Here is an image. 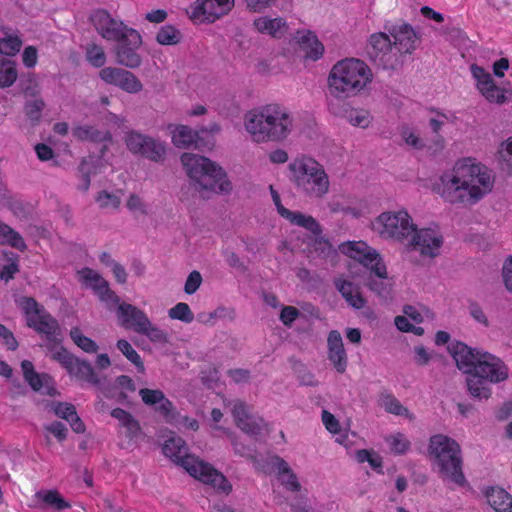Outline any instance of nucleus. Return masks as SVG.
Here are the masks:
<instances>
[{
    "label": "nucleus",
    "instance_id": "nucleus-55",
    "mask_svg": "<svg viewBox=\"0 0 512 512\" xmlns=\"http://www.w3.org/2000/svg\"><path fill=\"white\" fill-rule=\"evenodd\" d=\"M468 312H469V315L479 324L483 325L484 327H489L490 326V322L483 310V308L481 307V305L474 301V300H469L468 301Z\"/></svg>",
    "mask_w": 512,
    "mask_h": 512
},
{
    "label": "nucleus",
    "instance_id": "nucleus-21",
    "mask_svg": "<svg viewBox=\"0 0 512 512\" xmlns=\"http://www.w3.org/2000/svg\"><path fill=\"white\" fill-rule=\"evenodd\" d=\"M21 369L25 381L29 384L32 390L52 397L58 395V391L54 387L52 377L45 373L40 374L36 372L31 361L23 360L21 362Z\"/></svg>",
    "mask_w": 512,
    "mask_h": 512
},
{
    "label": "nucleus",
    "instance_id": "nucleus-17",
    "mask_svg": "<svg viewBox=\"0 0 512 512\" xmlns=\"http://www.w3.org/2000/svg\"><path fill=\"white\" fill-rule=\"evenodd\" d=\"M447 350L454 359L456 367L467 376H471L475 372L478 362L483 359L481 355L487 354V351L472 348L458 340L452 341Z\"/></svg>",
    "mask_w": 512,
    "mask_h": 512
},
{
    "label": "nucleus",
    "instance_id": "nucleus-61",
    "mask_svg": "<svg viewBox=\"0 0 512 512\" xmlns=\"http://www.w3.org/2000/svg\"><path fill=\"white\" fill-rule=\"evenodd\" d=\"M202 283V276L200 274V272L194 270L192 271L187 279H186V282H185V286H184V291L185 293L191 295L193 293H195L200 285Z\"/></svg>",
    "mask_w": 512,
    "mask_h": 512
},
{
    "label": "nucleus",
    "instance_id": "nucleus-33",
    "mask_svg": "<svg viewBox=\"0 0 512 512\" xmlns=\"http://www.w3.org/2000/svg\"><path fill=\"white\" fill-rule=\"evenodd\" d=\"M483 494L495 512H503L504 508L512 507V495L500 486H488Z\"/></svg>",
    "mask_w": 512,
    "mask_h": 512
},
{
    "label": "nucleus",
    "instance_id": "nucleus-40",
    "mask_svg": "<svg viewBox=\"0 0 512 512\" xmlns=\"http://www.w3.org/2000/svg\"><path fill=\"white\" fill-rule=\"evenodd\" d=\"M46 104L42 98L27 99L24 103V113L29 121L36 125L40 122L42 111Z\"/></svg>",
    "mask_w": 512,
    "mask_h": 512
},
{
    "label": "nucleus",
    "instance_id": "nucleus-10",
    "mask_svg": "<svg viewBox=\"0 0 512 512\" xmlns=\"http://www.w3.org/2000/svg\"><path fill=\"white\" fill-rule=\"evenodd\" d=\"M340 251L358 261L366 270H371L378 278L386 276V265L376 249L363 241L345 242L339 246Z\"/></svg>",
    "mask_w": 512,
    "mask_h": 512
},
{
    "label": "nucleus",
    "instance_id": "nucleus-45",
    "mask_svg": "<svg viewBox=\"0 0 512 512\" xmlns=\"http://www.w3.org/2000/svg\"><path fill=\"white\" fill-rule=\"evenodd\" d=\"M168 315L171 319L180 320L184 323H191L194 320V314L191 311L189 305L184 302L177 303L168 311Z\"/></svg>",
    "mask_w": 512,
    "mask_h": 512
},
{
    "label": "nucleus",
    "instance_id": "nucleus-47",
    "mask_svg": "<svg viewBox=\"0 0 512 512\" xmlns=\"http://www.w3.org/2000/svg\"><path fill=\"white\" fill-rule=\"evenodd\" d=\"M498 160L502 165V169L508 174H512V137L502 142L498 151Z\"/></svg>",
    "mask_w": 512,
    "mask_h": 512
},
{
    "label": "nucleus",
    "instance_id": "nucleus-3",
    "mask_svg": "<svg viewBox=\"0 0 512 512\" xmlns=\"http://www.w3.org/2000/svg\"><path fill=\"white\" fill-rule=\"evenodd\" d=\"M162 452L181 465L192 477L212 486L218 492L228 495L232 491L231 483L221 472L211 464L188 454V446L181 437H169L162 446Z\"/></svg>",
    "mask_w": 512,
    "mask_h": 512
},
{
    "label": "nucleus",
    "instance_id": "nucleus-48",
    "mask_svg": "<svg viewBox=\"0 0 512 512\" xmlns=\"http://www.w3.org/2000/svg\"><path fill=\"white\" fill-rule=\"evenodd\" d=\"M346 98L347 97L331 96V98L328 100V109L330 113L336 117L346 119L349 110L352 108L347 102L343 101Z\"/></svg>",
    "mask_w": 512,
    "mask_h": 512
},
{
    "label": "nucleus",
    "instance_id": "nucleus-51",
    "mask_svg": "<svg viewBox=\"0 0 512 512\" xmlns=\"http://www.w3.org/2000/svg\"><path fill=\"white\" fill-rule=\"evenodd\" d=\"M86 57L89 63L97 68L104 66L106 62V55L103 48L96 44L87 47Z\"/></svg>",
    "mask_w": 512,
    "mask_h": 512
},
{
    "label": "nucleus",
    "instance_id": "nucleus-24",
    "mask_svg": "<svg viewBox=\"0 0 512 512\" xmlns=\"http://www.w3.org/2000/svg\"><path fill=\"white\" fill-rule=\"evenodd\" d=\"M232 414L237 427L248 435L256 437L260 435L266 427V423L262 418L252 416L248 413L247 405L244 402L235 403Z\"/></svg>",
    "mask_w": 512,
    "mask_h": 512
},
{
    "label": "nucleus",
    "instance_id": "nucleus-1",
    "mask_svg": "<svg viewBox=\"0 0 512 512\" xmlns=\"http://www.w3.org/2000/svg\"><path fill=\"white\" fill-rule=\"evenodd\" d=\"M484 189L491 186L490 175L485 166L473 158L458 160L451 171L443 173L440 183L435 184L434 190L451 203L475 204L483 196Z\"/></svg>",
    "mask_w": 512,
    "mask_h": 512
},
{
    "label": "nucleus",
    "instance_id": "nucleus-11",
    "mask_svg": "<svg viewBox=\"0 0 512 512\" xmlns=\"http://www.w3.org/2000/svg\"><path fill=\"white\" fill-rule=\"evenodd\" d=\"M127 149L153 162H161L166 156L165 144L149 135L130 131L125 135Z\"/></svg>",
    "mask_w": 512,
    "mask_h": 512
},
{
    "label": "nucleus",
    "instance_id": "nucleus-28",
    "mask_svg": "<svg viewBox=\"0 0 512 512\" xmlns=\"http://www.w3.org/2000/svg\"><path fill=\"white\" fill-rule=\"evenodd\" d=\"M296 39L301 50L305 53V58L317 61L323 56L324 46L313 32L307 31L303 33L297 31Z\"/></svg>",
    "mask_w": 512,
    "mask_h": 512
},
{
    "label": "nucleus",
    "instance_id": "nucleus-23",
    "mask_svg": "<svg viewBox=\"0 0 512 512\" xmlns=\"http://www.w3.org/2000/svg\"><path fill=\"white\" fill-rule=\"evenodd\" d=\"M27 326L38 334L45 335L49 342L59 344L61 342V327L58 320L50 313L43 310L36 318H28Z\"/></svg>",
    "mask_w": 512,
    "mask_h": 512
},
{
    "label": "nucleus",
    "instance_id": "nucleus-18",
    "mask_svg": "<svg viewBox=\"0 0 512 512\" xmlns=\"http://www.w3.org/2000/svg\"><path fill=\"white\" fill-rule=\"evenodd\" d=\"M139 395L143 403L154 407V410L164 418L165 422L169 424L178 423L180 414L161 390L142 388L139 390Z\"/></svg>",
    "mask_w": 512,
    "mask_h": 512
},
{
    "label": "nucleus",
    "instance_id": "nucleus-12",
    "mask_svg": "<svg viewBox=\"0 0 512 512\" xmlns=\"http://www.w3.org/2000/svg\"><path fill=\"white\" fill-rule=\"evenodd\" d=\"M234 6V0H196L189 6L187 13L195 22L213 23L228 14Z\"/></svg>",
    "mask_w": 512,
    "mask_h": 512
},
{
    "label": "nucleus",
    "instance_id": "nucleus-46",
    "mask_svg": "<svg viewBox=\"0 0 512 512\" xmlns=\"http://www.w3.org/2000/svg\"><path fill=\"white\" fill-rule=\"evenodd\" d=\"M346 120L353 126L366 128L371 123L372 117L367 110L351 108Z\"/></svg>",
    "mask_w": 512,
    "mask_h": 512
},
{
    "label": "nucleus",
    "instance_id": "nucleus-4",
    "mask_svg": "<svg viewBox=\"0 0 512 512\" xmlns=\"http://www.w3.org/2000/svg\"><path fill=\"white\" fill-rule=\"evenodd\" d=\"M180 160L196 191L215 194H229L232 191L226 171L208 157L185 152Z\"/></svg>",
    "mask_w": 512,
    "mask_h": 512
},
{
    "label": "nucleus",
    "instance_id": "nucleus-8",
    "mask_svg": "<svg viewBox=\"0 0 512 512\" xmlns=\"http://www.w3.org/2000/svg\"><path fill=\"white\" fill-rule=\"evenodd\" d=\"M475 372L466 377V388L469 395L478 400H488L492 395L490 384H498L508 379L509 369L504 361L487 352L482 354Z\"/></svg>",
    "mask_w": 512,
    "mask_h": 512
},
{
    "label": "nucleus",
    "instance_id": "nucleus-31",
    "mask_svg": "<svg viewBox=\"0 0 512 512\" xmlns=\"http://www.w3.org/2000/svg\"><path fill=\"white\" fill-rule=\"evenodd\" d=\"M364 276V285L374 292L381 300L388 301L392 299V282L388 280V273L383 278H378L371 270Z\"/></svg>",
    "mask_w": 512,
    "mask_h": 512
},
{
    "label": "nucleus",
    "instance_id": "nucleus-43",
    "mask_svg": "<svg viewBox=\"0 0 512 512\" xmlns=\"http://www.w3.org/2000/svg\"><path fill=\"white\" fill-rule=\"evenodd\" d=\"M387 443L390 446L391 452L396 455L405 454L411 447L410 441L402 433H396L386 438Z\"/></svg>",
    "mask_w": 512,
    "mask_h": 512
},
{
    "label": "nucleus",
    "instance_id": "nucleus-27",
    "mask_svg": "<svg viewBox=\"0 0 512 512\" xmlns=\"http://www.w3.org/2000/svg\"><path fill=\"white\" fill-rule=\"evenodd\" d=\"M253 26L259 33L276 39L292 34L289 24L282 17L270 18L268 16H260L253 21Z\"/></svg>",
    "mask_w": 512,
    "mask_h": 512
},
{
    "label": "nucleus",
    "instance_id": "nucleus-60",
    "mask_svg": "<svg viewBox=\"0 0 512 512\" xmlns=\"http://www.w3.org/2000/svg\"><path fill=\"white\" fill-rule=\"evenodd\" d=\"M53 359L58 361L68 371L72 363L76 361V356L71 354L65 347L61 346L60 349L53 354Z\"/></svg>",
    "mask_w": 512,
    "mask_h": 512
},
{
    "label": "nucleus",
    "instance_id": "nucleus-58",
    "mask_svg": "<svg viewBox=\"0 0 512 512\" xmlns=\"http://www.w3.org/2000/svg\"><path fill=\"white\" fill-rule=\"evenodd\" d=\"M96 201L102 208H107L110 206L113 208H118L121 203L120 197H118L115 194L109 193L106 190H102L99 192Z\"/></svg>",
    "mask_w": 512,
    "mask_h": 512
},
{
    "label": "nucleus",
    "instance_id": "nucleus-25",
    "mask_svg": "<svg viewBox=\"0 0 512 512\" xmlns=\"http://www.w3.org/2000/svg\"><path fill=\"white\" fill-rule=\"evenodd\" d=\"M392 49L393 45L389 34L376 32L369 37L366 53L373 62L385 65Z\"/></svg>",
    "mask_w": 512,
    "mask_h": 512
},
{
    "label": "nucleus",
    "instance_id": "nucleus-16",
    "mask_svg": "<svg viewBox=\"0 0 512 512\" xmlns=\"http://www.w3.org/2000/svg\"><path fill=\"white\" fill-rule=\"evenodd\" d=\"M90 21L101 37L107 41L121 40L128 30V27L122 20L115 19L105 9H96L90 15Z\"/></svg>",
    "mask_w": 512,
    "mask_h": 512
},
{
    "label": "nucleus",
    "instance_id": "nucleus-14",
    "mask_svg": "<svg viewBox=\"0 0 512 512\" xmlns=\"http://www.w3.org/2000/svg\"><path fill=\"white\" fill-rule=\"evenodd\" d=\"M443 245V236L431 228L418 229L415 225L414 231L406 244L408 250H417L424 257L434 258L440 254Z\"/></svg>",
    "mask_w": 512,
    "mask_h": 512
},
{
    "label": "nucleus",
    "instance_id": "nucleus-44",
    "mask_svg": "<svg viewBox=\"0 0 512 512\" xmlns=\"http://www.w3.org/2000/svg\"><path fill=\"white\" fill-rule=\"evenodd\" d=\"M97 388L102 392L104 397L114 399L117 403L128 404V395L124 391H118V387L114 384H109L100 381V386Z\"/></svg>",
    "mask_w": 512,
    "mask_h": 512
},
{
    "label": "nucleus",
    "instance_id": "nucleus-29",
    "mask_svg": "<svg viewBox=\"0 0 512 512\" xmlns=\"http://www.w3.org/2000/svg\"><path fill=\"white\" fill-rule=\"evenodd\" d=\"M172 133V143L181 149H187L192 145H198L200 140L199 131L193 130L187 125H170Z\"/></svg>",
    "mask_w": 512,
    "mask_h": 512
},
{
    "label": "nucleus",
    "instance_id": "nucleus-15",
    "mask_svg": "<svg viewBox=\"0 0 512 512\" xmlns=\"http://www.w3.org/2000/svg\"><path fill=\"white\" fill-rule=\"evenodd\" d=\"M385 31L394 38L392 45L400 53L411 54L421 42V35L410 24L386 21Z\"/></svg>",
    "mask_w": 512,
    "mask_h": 512
},
{
    "label": "nucleus",
    "instance_id": "nucleus-19",
    "mask_svg": "<svg viewBox=\"0 0 512 512\" xmlns=\"http://www.w3.org/2000/svg\"><path fill=\"white\" fill-rule=\"evenodd\" d=\"M99 76L107 84L128 93H138L143 89L141 81L132 72L122 68L105 67L99 72Z\"/></svg>",
    "mask_w": 512,
    "mask_h": 512
},
{
    "label": "nucleus",
    "instance_id": "nucleus-36",
    "mask_svg": "<svg viewBox=\"0 0 512 512\" xmlns=\"http://www.w3.org/2000/svg\"><path fill=\"white\" fill-rule=\"evenodd\" d=\"M0 244H9L13 248L22 252L27 249V245L23 237L17 231L3 222H0Z\"/></svg>",
    "mask_w": 512,
    "mask_h": 512
},
{
    "label": "nucleus",
    "instance_id": "nucleus-57",
    "mask_svg": "<svg viewBox=\"0 0 512 512\" xmlns=\"http://www.w3.org/2000/svg\"><path fill=\"white\" fill-rule=\"evenodd\" d=\"M52 409L58 417L67 422L77 413L75 406L67 402H53Z\"/></svg>",
    "mask_w": 512,
    "mask_h": 512
},
{
    "label": "nucleus",
    "instance_id": "nucleus-52",
    "mask_svg": "<svg viewBox=\"0 0 512 512\" xmlns=\"http://www.w3.org/2000/svg\"><path fill=\"white\" fill-rule=\"evenodd\" d=\"M140 334L145 335L151 342L166 344L168 343V335L165 331L161 330L157 326L153 325L149 320V325L144 327V331Z\"/></svg>",
    "mask_w": 512,
    "mask_h": 512
},
{
    "label": "nucleus",
    "instance_id": "nucleus-9",
    "mask_svg": "<svg viewBox=\"0 0 512 512\" xmlns=\"http://www.w3.org/2000/svg\"><path fill=\"white\" fill-rule=\"evenodd\" d=\"M415 224L406 211L384 212L373 222V229L385 238H393L406 246Z\"/></svg>",
    "mask_w": 512,
    "mask_h": 512
},
{
    "label": "nucleus",
    "instance_id": "nucleus-5",
    "mask_svg": "<svg viewBox=\"0 0 512 512\" xmlns=\"http://www.w3.org/2000/svg\"><path fill=\"white\" fill-rule=\"evenodd\" d=\"M427 452L442 479H447L460 487L467 484L463 472L462 449L455 439L444 434L432 435Z\"/></svg>",
    "mask_w": 512,
    "mask_h": 512
},
{
    "label": "nucleus",
    "instance_id": "nucleus-56",
    "mask_svg": "<svg viewBox=\"0 0 512 512\" xmlns=\"http://www.w3.org/2000/svg\"><path fill=\"white\" fill-rule=\"evenodd\" d=\"M92 289L98 293L102 300H110L116 303L119 302V297L109 288V283L104 278H102L98 283L93 284Z\"/></svg>",
    "mask_w": 512,
    "mask_h": 512
},
{
    "label": "nucleus",
    "instance_id": "nucleus-49",
    "mask_svg": "<svg viewBox=\"0 0 512 512\" xmlns=\"http://www.w3.org/2000/svg\"><path fill=\"white\" fill-rule=\"evenodd\" d=\"M22 47V40L18 36L0 38V54L7 56L16 55Z\"/></svg>",
    "mask_w": 512,
    "mask_h": 512
},
{
    "label": "nucleus",
    "instance_id": "nucleus-7",
    "mask_svg": "<svg viewBox=\"0 0 512 512\" xmlns=\"http://www.w3.org/2000/svg\"><path fill=\"white\" fill-rule=\"evenodd\" d=\"M289 180L297 191L312 198H322L329 190L323 166L310 157H297L288 164Z\"/></svg>",
    "mask_w": 512,
    "mask_h": 512
},
{
    "label": "nucleus",
    "instance_id": "nucleus-42",
    "mask_svg": "<svg viewBox=\"0 0 512 512\" xmlns=\"http://www.w3.org/2000/svg\"><path fill=\"white\" fill-rule=\"evenodd\" d=\"M70 337L73 342L87 353H95L98 350L97 343L91 338L82 334L79 327H73L70 330Z\"/></svg>",
    "mask_w": 512,
    "mask_h": 512
},
{
    "label": "nucleus",
    "instance_id": "nucleus-59",
    "mask_svg": "<svg viewBox=\"0 0 512 512\" xmlns=\"http://www.w3.org/2000/svg\"><path fill=\"white\" fill-rule=\"evenodd\" d=\"M244 2L249 11L254 13H262L267 8L275 5L278 0H244Z\"/></svg>",
    "mask_w": 512,
    "mask_h": 512
},
{
    "label": "nucleus",
    "instance_id": "nucleus-50",
    "mask_svg": "<svg viewBox=\"0 0 512 512\" xmlns=\"http://www.w3.org/2000/svg\"><path fill=\"white\" fill-rule=\"evenodd\" d=\"M293 369L297 374V377L302 385L315 387L318 385V381L315 379L314 374L307 369L304 364L294 361Z\"/></svg>",
    "mask_w": 512,
    "mask_h": 512
},
{
    "label": "nucleus",
    "instance_id": "nucleus-63",
    "mask_svg": "<svg viewBox=\"0 0 512 512\" xmlns=\"http://www.w3.org/2000/svg\"><path fill=\"white\" fill-rule=\"evenodd\" d=\"M489 102H495L498 104H503L506 101V96L504 94V90L498 87L496 84L494 86H490L489 90L483 92L482 94Z\"/></svg>",
    "mask_w": 512,
    "mask_h": 512
},
{
    "label": "nucleus",
    "instance_id": "nucleus-64",
    "mask_svg": "<svg viewBox=\"0 0 512 512\" xmlns=\"http://www.w3.org/2000/svg\"><path fill=\"white\" fill-rule=\"evenodd\" d=\"M502 275L506 289L512 293V256L505 261Z\"/></svg>",
    "mask_w": 512,
    "mask_h": 512
},
{
    "label": "nucleus",
    "instance_id": "nucleus-30",
    "mask_svg": "<svg viewBox=\"0 0 512 512\" xmlns=\"http://www.w3.org/2000/svg\"><path fill=\"white\" fill-rule=\"evenodd\" d=\"M72 135L79 141L93 143L112 142V134L108 130H100L91 125H79L72 129Z\"/></svg>",
    "mask_w": 512,
    "mask_h": 512
},
{
    "label": "nucleus",
    "instance_id": "nucleus-13",
    "mask_svg": "<svg viewBox=\"0 0 512 512\" xmlns=\"http://www.w3.org/2000/svg\"><path fill=\"white\" fill-rule=\"evenodd\" d=\"M116 62L122 66L135 69L142 64V57L137 50L142 45V37L136 29L128 30L121 40L116 41Z\"/></svg>",
    "mask_w": 512,
    "mask_h": 512
},
{
    "label": "nucleus",
    "instance_id": "nucleus-20",
    "mask_svg": "<svg viewBox=\"0 0 512 512\" xmlns=\"http://www.w3.org/2000/svg\"><path fill=\"white\" fill-rule=\"evenodd\" d=\"M270 190L274 205L276 206L277 212L281 217L288 220L292 225L302 227L313 234L318 235L322 232L321 225L314 217L311 215L303 214L299 211H291L287 209L282 205L278 192L274 190L272 186H270Z\"/></svg>",
    "mask_w": 512,
    "mask_h": 512
},
{
    "label": "nucleus",
    "instance_id": "nucleus-32",
    "mask_svg": "<svg viewBox=\"0 0 512 512\" xmlns=\"http://www.w3.org/2000/svg\"><path fill=\"white\" fill-rule=\"evenodd\" d=\"M335 287L346 302L354 309H361L366 304V299L361 295L358 285L348 280H336Z\"/></svg>",
    "mask_w": 512,
    "mask_h": 512
},
{
    "label": "nucleus",
    "instance_id": "nucleus-37",
    "mask_svg": "<svg viewBox=\"0 0 512 512\" xmlns=\"http://www.w3.org/2000/svg\"><path fill=\"white\" fill-rule=\"evenodd\" d=\"M35 496L48 506L54 507L58 511H62L71 507V505L60 495L57 490H41L36 492Z\"/></svg>",
    "mask_w": 512,
    "mask_h": 512
},
{
    "label": "nucleus",
    "instance_id": "nucleus-34",
    "mask_svg": "<svg viewBox=\"0 0 512 512\" xmlns=\"http://www.w3.org/2000/svg\"><path fill=\"white\" fill-rule=\"evenodd\" d=\"M71 376L79 380L86 381L94 386H100L101 379L96 375L91 363L76 357L71 367L67 371Z\"/></svg>",
    "mask_w": 512,
    "mask_h": 512
},
{
    "label": "nucleus",
    "instance_id": "nucleus-2",
    "mask_svg": "<svg viewBox=\"0 0 512 512\" xmlns=\"http://www.w3.org/2000/svg\"><path fill=\"white\" fill-rule=\"evenodd\" d=\"M294 119L289 110L279 104H267L245 115V128L256 142H279L293 129Z\"/></svg>",
    "mask_w": 512,
    "mask_h": 512
},
{
    "label": "nucleus",
    "instance_id": "nucleus-6",
    "mask_svg": "<svg viewBox=\"0 0 512 512\" xmlns=\"http://www.w3.org/2000/svg\"><path fill=\"white\" fill-rule=\"evenodd\" d=\"M372 80L370 68L360 59L338 61L328 76L330 96L353 97Z\"/></svg>",
    "mask_w": 512,
    "mask_h": 512
},
{
    "label": "nucleus",
    "instance_id": "nucleus-26",
    "mask_svg": "<svg viewBox=\"0 0 512 512\" xmlns=\"http://www.w3.org/2000/svg\"><path fill=\"white\" fill-rule=\"evenodd\" d=\"M327 346L328 360L338 373L343 374L346 371L348 359L339 331L332 330L329 332Z\"/></svg>",
    "mask_w": 512,
    "mask_h": 512
},
{
    "label": "nucleus",
    "instance_id": "nucleus-41",
    "mask_svg": "<svg viewBox=\"0 0 512 512\" xmlns=\"http://www.w3.org/2000/svg\"><path fill=\"white\" fill-rule=\"evenodd\" d=\"M118 350L131 362L135 365L138 372L144 373L145 366L142 361V358L137 353V351L132 347V345L125 339H120L116 344Z\"/></svg>",
    "mask_w": 512,
    "mask_h": 512
},
{
    "label": "nucleus",
    "instance_id": "nucleus-38",
    "mask_svg": "<svg viewBox=\"0 0 512 512\" xmlns=\"http://www.w3.org/2000/svg\"><path fill=\"white\" fill-rule=\"evenodd\" d=\"M15 63L9 59H0V88L12 86L17 79Z\"/></svg>",
    "mask_w": 512,
    "mask_h": 512
},
{
    "label": "nucleus",
    "instance_id": "nucleus-35",
    "mask_svg": "<svg viewBox=\"0 0 512 512\" xmlns=\"http://www.w3.org/2000/svg\"><path fill=\"white\" fill-rule=\"evenodd\" d=\"M110 415L117 419L121 426L126 428L127 437L134 438L139 434L141 430L140 424L130 412L122 408H115L111 411Z\"/></svg>",
    "mask_w": 512,
    "mask_h": 512
},
{
    "label": "nucleus",
    "instance_id": "nucleus-53",
    "mask_svg": "<svg viewBox=\"0 0 512 512\" xmlns=\"http://www.w3.org/2000/svg\"><path fill=\"white\" fill-rule=\"evenodd\" d=\"M321 234L322 232L318 235L314 234L316 237L313 242V248L320 257L328 258L330 255L335 253V250L329 240L321 236Z\"/></svg>",
    "mask_w": 512,
    "mask_h": 512
},
{
    "label": "nucleus",
    "instance_id": "nucleus-39",
    "mask_svg": "<svg viewBox=\"0 0 512 512\" xmlns=\"http://www.w3.org/2000/svg\"><path fill=\"white\" fill-rule=\"evenodd\" d=\"M182 40V33L173 25H163L157 35L156 41L160 45H176Z\"/></svg>",
    "mask_w": 512,
    "mask_h": 512
},
{
    "label": "nucleus",
    "instance_id": "nucleus-22",
    "mask_svg": "<svg viewBox=\"0 0 512 512\" xmlns=\"http://www.w3.org/2000/svg\"><path fill=\"white\" fill-rule=\"evenodd\" d=\"M119 324L125 329H132L140 334L149 325L148 316L138 307L129 303H120L116 310Z\"/></svg>",
    "mask_w": 512,
    "mask_h": 512
},
{
    "label": "nucleus",
    "instance_id": "nucleus-54",
    "mask_svg": "<svg viewBox=\"0 0 512 512\" xmlns=\"http://www.w3.org/2000/svg\"><path fill=\"white\" fill-rule=\"evenodd\" d=\"M384 408L388 413L404 416L407 415L409 410L404 407L401 402L395 398L393 395L385 396L383 400Z\"/></svg>",
    "mask_w": 512,
    "mask_h": 512
},
{
    "label": "nucleus",
    "instance_id": "nucleus-62",
    "mask_svg": "<svg viewBox=\"0 0 512 512\" xmlns=\"http://www.w3.org/2000/svg\"><path fill=\"white\" fill-rule=\"evenodd\" d=\"M300 316V311L294 306H284L280 313L281 322L291 327L293 322Z\"/></svg>",
    "mask_w": 512,
    "mask_h": 512
}]
</instances>
